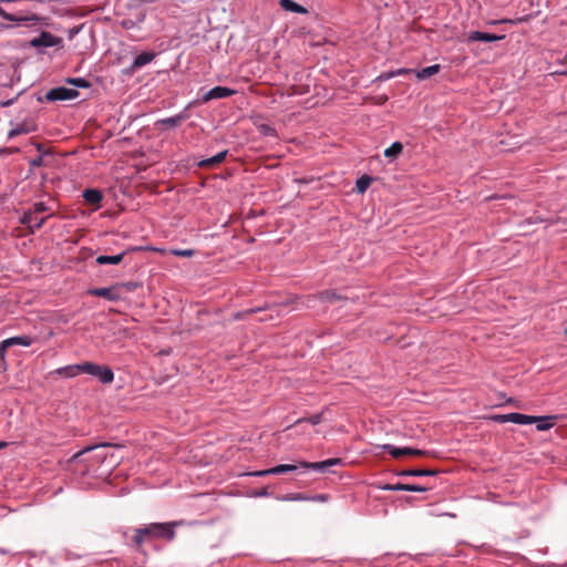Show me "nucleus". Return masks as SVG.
I'll return each instance as SVG.
<instances>
[{"label": "nucleus", "mask_w": 567, "mask_h": 567, "mask_svg": "<svg viewBox=\"0 0 567 567\" xmlns=\"http://www.w3.org/2000/svg\"><path fill=\"white\" fill-rule=\"evenodd\" d=\"M105 447L106 445L94 446L75 453L70 460L72 470L81 476L106 477L116 460Z\"/></svg>", "instance_id": "nucleus-1"}, {"label": "nucleus", "mask_w": 567, "mask_h": 567, "mask_svg": "<svg viewBox=\"0 0 567 567\" xmlns=\"http://www.w3.org/2000/svg\"><path fill=\"white\" fill-rule=\"evenodd\" d=\"M182 524L183 522L152 523L136 528L133 542L140 548L146 539L163 538L173 540L175 538V527Z\"/></svg>", "instance_id": "nucleus-2"}, {"label": "nucleus", "mask_w": 567, "mask_h": 567, "mask_svg": "<svg viewBox=\"0 0 567 567\" xmlns=\"http://www.w3.org/2000/svg\"><path fill=\"white\" fill-rule=\"evenodd\" d=\"M50 207L44 203H35L33 208L24 212L21 217V224L25 225L34 233L37 229H40L47 218L51 217L53 214H49L47 217L40 216L41 214L49 212Z\"/></svg>", "instance_id": "nucleus-3"}, {"label": "nucleus", "mask_w": 567, "mask_h": 567, "mask_svg": "<svg viewBox=\"0 0 567 567\" xmlns=\"http://www.w3.org/2000/svg\"><path fill=\"white\" fill-rule=\"evenodd\" d=\"M82 373L96 377L102 383H111L114 379L113 371L106 365H99L92 362L81 363Z\"/></svg>", "instance_id": "nucleus-4"}, {"label": "nucleus", "mask_w": 567, "mask_h": 567, "mask_svg": "<svg viewBox=\"0 0 567 567\" xmlns=\"http://www.w3.org/2000/svg\"><path fill=\"white\" fill-rule=\"evenodd\" d=\"M392 457L400 458L402 456H425L429 454L427 451L413 449V447H398L392 444H385L382 446Z\"/></svg>", "instance_id": "nucleus-5"}, {"label": "nucleus", "mask_w": 567, "mask_h": 567, "mask_svg": "<svg viewBox=\"0 0 567 567\" xmlns=\"http://www.w3.org/2000/svg\"><path fill=\"white\" fill-rule=\"evenodd\" d=\"M79 96V92L74 89H68L64 86L54 87L50 90L45 97L48 101H66L74 100Z\"/></svg>", "instance_id": "nucleus-6"}, {"label": "nucleus", "mask_w": 567, "mask_h": 567, "mask_svg": "<svg viewBox=\"0 0 567 567\" xmlns=\"http://www.w3.org/2000/svg\"><path fill=\"white\" fill-rule=\"evenodd\" d=\"M63 40L56 35H53L50 32L43 31L41 34L31 40V45L34 48H49V47H59L61 45Z\"/></svg>", "instance_id": "nucleus-7"}, {"label": "nucleus", "mask_w": 567, "mask_h": 567, "mask_svg": "<svg viewBox=\"0 0 567 567\" xmlns=\"http://www.w3.org/2000/svg\"><path fill=\"white\" fill-rule=\"evenodd\" d=\"M0 17L11 22H31L32 24H35L41 21V18L35 13L16 14L9 13L2 8H0Z\"/></svg>", "instance_id": "nucleus-8"}, {"label": "nucleus", "mask_w": 567, "mask_h": 567, "mask_svg": "<svg viewBox=\"0 0 567 567\" xmlns=\"http://www.w3.org/2000/svg\"><path fill=\"white\" fill-rule=\"evenodd\" d=\"M299 467H301L300 463L298 465L280 464V465H277V466L268 468V470L255 472L252 475H255V476L277 475V474H284V473L296 471Z\"/></svg>", "instance_id": "nucleus-9"}, {"label": "nucleus", "mask_w": 567, "mask_h": 567, "mask_svg": "<svg viewBox=\"0 0 567 567\" xmlns=\"http://www.w3.org/2000/svg\"><path fill=\"white\" fill-rule=\"evenodd\" d=\"M235 93V90L225 86H215L204 95L203 101L208 102L210 100L225 99L234 95Z\"/></svg>", "instance_id": "nucleus-10"}, {"label": "nucleus", "mask_w": 567, "mask_h": 567, "mask_svg": "<svg viewBox=\"0 0 567 567\" xmlns=\"http://www.w3.org/2000/svg\"><path fill=\"white\" fill-rule=\"evenodd\" d=\"M341 463V458H328L322 462H300V466L303 470H318V471H324L326 468L330 466H334Z\"/></svg>", "instance_id": "nucleus-11"}, {"label": "nucleus", "mask_w": 567, "mask_h": 567, "mask_svg": "<svg viewBox=\"0 0 567 567\" xmlns=\"http://www.w3.org/2000/svg\"><path fill=\"white\" fill-rule=\"evenodd\" d=\"M227 153L228 151H223L213 157L202 159L198 162L197 166L200 168H216L225 161Z\"/></svg>", "instance_id": "nucleus-12"}, {"label": "nucleus", "mask_w": 567, "mask_h": 567, "mask_svg": "<svg viewBox=\"0 0 567 567\" xmlns=\"http://www.w3.org/2000/svg\"><path fill=\"white\" fill-rule=\"evenodd\" d=\"M504 35H496L493 33H486L481 31H472L467 34V41L474 42V41H484V42H494L503 39Z\"/></svg>", "instance_id": "nucleus-13"}, {"label": "nucleus", "mask_w": 567, "mask_h": 567, "mask_svg": "<svg viewBox=\"0 0 567 567\" xmlns=\"http://www.w3.org/2000/svg\"><path fill=\"white\" fill-rule=\"evenodd\" d=\"M155 55L156 54L154 52H142L141 54H138L134 59V61L130 68L131 72H135L136 70H138V69L143 68L144 65H146L147 63L152 62L154 60Z\"/></svg>", "instance_id": "nucleus-14"}, {"label": "nucleus", "mask_w": 567, "mask_h": 567, "mask_svg": "<svg viewBox=\"0 0 567 567\" xmlns=\"http://www.w3.org/2000/svg\"><path fill=\"white\" fill-rule=\"evenodd\" d=\"M558 419V415L535 416L536 421H534V423H536V427L538 431H547L555 425V422Z\"/></svg>", "instance_id": "nucleus-15"}, {"label": "nucleus", "mask_w": 567, "mask_h": 567, "mask_svg": "<svg viewBox=\"0 0 567 567\" xmlns=\"http://www.w3.org/2000/svg\"><path fill=\"white\" fill-rule=\"evenodd\" d=\"M92 296L102 297L110 301H116L120 299V293L115 288H96L90 291Z\"/></svg>", "instance_id": "nucleus-16"}, {"label": "nucleus", "mask_w": 567, "mask_h": 567, "mask_svg": "<svg viewBox=\"0 0 567 567\" xmlns=\"http://www.w3.org/2000/svg\"><path fill=\"white\" fill-rule=\"evenodd\" d=\"M312 299H319V300H321L323 302L332 303V302L342 300L343 297H341L340 295H338L333 290H323V291H320L319 293L308 298L309 301L312 300Z\"/></svg>", "instance_id": "nucleus-17"}, {"label": "nucleus", "mask_w": 567, "mask_h": 567, "mask_svg": "<svg viewBox=\"0 0 567 567\" xmlns=\"http://www.w3.org/2000/svg\"><path fill=\"white\" fill-rule=\"evenodd\" d=\"M83 198L87 204L99 205L103 199V195L99 189L89 188L83 192Z\"/></svg>", "instance_id": "nucleus-18"}, {"label": "nucleus", "mask_w": 567, "mask_h": 567, "mask_svg": "<svg viewBox=\"0 0 567 567\" xmlns=\"http://www.w3.org/2000/svg\"><path fill=\"white\" fill-rule=\"evenodd\" d=\"M53 373L60 374L64 378H73V377L82 373L81 363L59 368Z\"/></svg>", "instance_id": "nucleus-19"}, {"label": "nucleus", "mask_w": 567, "mask_h": 567, "mask_svg": "<svg viewBox=\"0 0 567 567\" xmlns=\"http://www.w3.org/2000/svg\"><path fill=\"white\" fill-rule=\"evenodd\" d=\"M441 70V65L440 64H434V65H430V66H426V68H423L419 71L415 70V75L419 80H426L435 74H437Z\"/></svg>", "instance_id": "nucleus-20"}, {"label": "nucleus", "mask_w": 567, "mask_h": 567, "mask_svg": "<svg viewBox=\"0 0 567 567\" xmlns=\"http://www.w3.org/2000/svg\"><path fill=\"white\" fill-rule=\"evenodd\" d=\"M437 474V471L424 468V470H403L398 475L399 476H434Z\"/></svg>", "instance_id": "nucleus-21"}, {"label": "nucleus", "mask_w": 567, "mask_h": 567, "mask_svg": "<svg viewBox=\"0 0 567 567\" xmlns=\"http://www.w3.org/2000/svg\"><path fill=\"white\" fill-rule=\"evenodd\" d=\"M508 421L515 424H533L536 420L535 416L513 412L509 413Z\"/></svg>", "instance_id": "nucleus-22"}, {"label": "nucleus", "mask_w": 567, "mask_h": 567, "mask_svg": "<svg viewBox=\"0 0 567 567\" xmlns=\"http://www.w3.org/2000/svg\"><path fill=\"white\" fill-rule=\"evenodd\" d=\"M124 256H125V252H121V254L114 255V256L101 255L96 258V264H99V265H106V264L117 265L123 260Z\"/></svg>", "instance_id": "nucleus-23"}, {"label": "nucleus", "mask_w": 567, "mask_h": 567, "mask_svg": "<svg viewBox=\"0 0 567 567\" xmlns=\"http://www.w3.org/2000/svg\"><path fill=\"white\" fill-rule=\"evenodd\" d=\"M280 6L285 10L290 11V12H296V13H306L307 12L306 8H303L302 6L296 3L292 0H280Z\"/></svg>", "instance_id": "nucleus-24"}, {"label": "nucleus", "mask_w": 567, "mask_h": 567, "mask_svg": "<svg viewBox=\"0 0 567 567\" xmlns=\"http://www.w3.org/2000/svg\"><path fill=\"white\" fill-rule=\"evenodd\" d=\"M373 178L369 175H363L357 179L355 189L359 194H363L371 185Z\"/></svg>", "instance_id": "nucleus-25"}, {"label": "nucleus", "mask_w": 567, "mask_h": 567, "mask_svg": "<svg viewBox=\"0 0 567 567\" xmlns=\"http://www.w3.org/2000/svg\"><path fill=\"white\" fill-rule=\"evenodd\" d=\"M403 151V145L400 142H394L390 147L384 151V156L388 158H396Z\"/></svg>", "instance_id": "nucleus-26"}, {"label": "nucleus", "mask_w": 567, "mask_h": 567, "mask_svg": "<svg viewBox=\"0 0 567 567\" xmlns=\"http://www.w3.org/2000/svg\"><path fill=\"white\" fill-rule=\"evenodd\" d=\"M31 131H32L31 126L22 123V124L17 125L14 128H12L8 132V138H13L21 134H28Z\"/></svg>", "instance_id": "nucleus-27"}, {"label": "nucleus", "mask_w": 567, "mask_h": 567, "mask_svg": "<svg viewBox=\"0 0 567 567\" xmlns=\"http://www.w3.org/2000/svg\"><path fill=\"white\" fill-rule=\"evenodd\" d=\"M6 341H8L9 348L12 346L29 347L32 343V340L29 337H12V338L6 339Z\"/></svg>", "instance_id": "nucleus-28"}, {"label": "nucleus", "mask_w": 567, "mask_h": 567, "mask_svg": "<svg viewBox=\"0 0 567 567\" xmlns=\"http://www.w3.org/2000/svg\"><path fill=\"white\" fill-rule=\"evenodd\" d=\"M278 499L285 502L310 501V496H307L306 494L302 493H290L278 497Z\"/></svg>", "instance_id": "nucleus-29"}, {"label": "nucleus", "mask_w": 567, "mask_h": 567, "mask_svg": "<svg viewBox=\"0 0 567 567\" xmlns=\"http://www.w3.org/2000/svg\"><path fill=\"white\" fill-rule=\"evenodd\" d=\"M9 349L8 341L0 342V372L7 369L6 352Z\"/></svg>", "instance_id": "nucleus-30"}, {"label": "nucleus", "mask_w": 567, "mask_h": 567, "mask_svg": "<svg viewBox=\"0 0 567 567\" xmlns=\"http://www.w3.org/2000/svg\"><path fill=\"white\" fill-rule=\"evenodd\" d=\"M184 120V116L183 115H176V116H173V117H167V118H163L161 121V123L163 125H166L168 127H174V126H177L182 123V121Z\"/></svg>", "instance_id": "nucleus-31"}, {"label": "nucleus", "mask_w": 567, "mask_h": 567, "mask_svg": "<svg viewBox=\"0 0 567 567\" xmlns=\"http://www.w3.org/2000/svg\"><path fill=\"white\" fill-rule=\"evenodd\" d=\"M68 83L76 86V87H83V89H87L91 86V83L83 79V78H72V79H68L66 81Z\"/></svg>", "instance_id": "nucleus-32"}, {"label": "nucleus", "mask_w": 567, "mask_h": 567, "mask_svg": "<svg viewBox=\"0 0 567 567\" xmlns=\"http://www.w3.org/2000/svg\"><path fill=\"white\" fill-rule=\"evenodd\" d=\"M408 485L409 484H402V483L385 484V485L381 486L380 488L383 491H408Z\"/></svg>", "instance_id": "nucleus-33"}, {"label": "nucleus", "mask_w": 567, "mask_h": 567, "mask_svg": "<svg viewBox=\"0 0 567 567\" xmlns=\"http://www.w3.org/2000/svg\"><path fill=\"white\" fill-rule=\"evenodd\" d=\"M321 420H322V413H318V414H313L307 419H299L298 421H296V424H299L302 421H308L312 425H317L321 422Z\"/></svg>", "instance_id": "nucleus-34"}, {"label": "nucleus", "mask_w": 567, "mask_h": 567, "mask_svg": "<svg viewBox=\"0 0 567 567\" xmlns=\"http://www.w3.org/2000/svg\"><path fill=\"white\" fill-rule=\"evenodd\" d=\"M172 254L178 257H192L194 255L193 249H173Z\"/></svg>", "instance_id": "nucleus-35"}, {"label": "nucleus", "mask_w": 567, "mask_h": 567, "mask_svg": "<svg viewBox=\"0 0 567 567\" xmlns=\"http://www.w3.org/2000/svg\"><path fill=\"white\" fill-rule=\"evenodd\" d=\"M409 73H415V70H412V69H399L398 71L395 72H391L389 73L385 79H390L394 75H402V74H409Z\"/></svg>", "instance_id": "nucleus-36"}, {"label": "nucleus", "mask_w": 567, "mask_h": 567, "mask_svg": "<svg viewBox=\"0 0 567 567\" xmlns=\"http://www.w3.org/2000/svg\"><path fill=\"white\" fill-rule=\"evenodd\" d=\"M260 310H261L260 308H251V309L246 310V311H244V312H237V313L235 315V319H244L246 316H248V315H252V313H255V312H257V311H260Z\"/></svg>", "instance_id": "nucleus-37"}, {"label": "nucleus", "mask_w": 567, "mask_h": 567, "mask_svg": "<svg viewBox=\"0 0 567 567\" xmlns=\"http://www.w3.org/2000/svg\"><path fill=\"white\" fill-rule=\"evenodd\" d=\"M429 487L415 485V484H409L408 485V492H425Z\"/></svg>", "instance_id": "nucleus-38"}, {"label": "nucleus", "mask_w": 567, "mask_h": 567, "mask_svg": "<svg viewBox=\"0 0 567 567\" xmlns=\"http://www.w3.org/2000/svg\"><path fill=\"white\" fill-rule=\"evenodd\" d=\"M493 419L499 423H505V422H509L508 419H509V413L508 414H498V415H495L493 416Z\"/></svg>", "instance_id": "nucleus-39"}, {"label": "nucleus", "mask_w": 567, "mask_h": 567, "mask_svg": "<svg viewBox=\"0 0 567 567\" xmlns=\"http://www.w3.org/2000/svg\"><path fill=\"white\" fill-rule=\"evenodd\" d=\"M43 164V158L41 156H38L37 158L31 161L32 167H40Z\"/></svg>", "instance_id": "nucleus-40"}, {"label": "nucleus", "mask_w": 567, "mask_h": 567, "mask_svg": "<svg viewBox=\"0 0 567 567\" xmlns=\"http://www.w3.org/2000/svg\"><path fill=\"white\" fill-rule=\"evenodd\" d=\"M261 132L266 135H274L275 134V130L268 125H264L261 126Z\"/></svg>", "instance_id": "nucleus-41"}, {"label": "nucleus", "mask_w": 567, "mask_h": 567, "mask_svg": "<svg viewBox=\"0 0 567 567\" xmlns=\"http://www.w3.org/2000/svg\"><path fill=\"white\" fill-rule=\"evenodd\" d=\"M327 499H328V496L324 494H320V495L310 497V501H318V502H326Z\"/></svg>", "instance_id": "nucleus-42"}, {"label": "nucleus", "mask_w": 567, "mask_h": 567, "mask_svg": "<svg viewBox=\"0 0 567 567\" xmlns=\"http://www.w3.org/2000/svg\"><path fill=\"white\" fill-rule=\"evenodd\" d=\"M271 319H274V316L269 315V316H267L265 318H260V321H267V320H271Z\"/></svg>", "instance_id": "nucleus-43"}, {"label": "nucleus", "mask_w": 567, "mask_h": 567, "mask_svg": "<svg viewBox=\"0 0 567 567\" xmlns=\"http://www.w3.org/2000/svg\"><path fill=\"white\" fill-rule=\"evenodd\" d=\"M7 446V442L0 441V450Z\"/></svg>", "instance_id": "nucleus-44"}, {"label": "nucleus", "mask_w": 567, "mask_h": 567, "mask_svg": "<svg viewBox=\"0 0 567 567\" xmlns=\"http://www.w3.org/2000/svg\"><path fill=\"white\" fill-rule=\"evenodd\" d=\"M564 333H565V336H567V327L565 328Z\"/></svg>", "instance_id": "nucleus-45"}]
</instances>
